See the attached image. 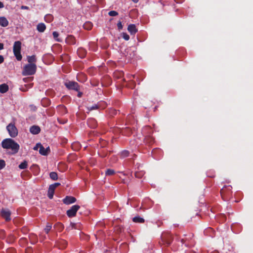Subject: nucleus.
Listing matches in <instances>:
<instances>
[{"instance_id":"f8f14e48","label":"nucleus","mask_w":253,"mask_h":253,"mask_svg":"<svg viewBox=\"0 0 253 253\" xmlns=\"http://www.w3.org/2000/svg\"><path fill=\"white\" fill-rule=\"evenodd\" d=\"M50 148L49 147H47L46 148H45L42 145L41 146V147L39 149V153L40 154L43 156L47 155L50 152Z\"/></svg>"},{"instance_id":"473e14b6","label":"nucleus","mask_w":253,"mask_h":253,"mask_svg":"<svg viewBox=\"0 0 253 253\" xmlns=\"http://www.w3.org/2000/svg\"><path fill=\"white\" fill-rule=\"evenodd\" d=\"M144 172L143 171H136L135 173V176L138 178H141L144 175Z\"/></svg>"},{"instance_id":"0eeeda50","label":"nucleus","mask_w":253,"mask_h":253,"mask_svg":"<svg viewBox=\"0 0 253 253\" xmlns=\"http://www.w3.org/2000/svg\"><path fill=\"white\" fill-rule=\"evenodd\" d=\"M80 206L77 205L72 206L71 208L68 210L66 214L69 217H72L76 215L77 211L80 209Z\"/></svg>"},{"instance_id":"f704fd0d","label":"nucleus","mask_w":253,"mask_h":253,"mask_svg":"<svg viewBox=\"0 0 253 253\" xmlns=\"http://www.w3.org/2000/svg\"><path fill=\"white\" fill-rule=\"evenodd\" d=\"M55 226L58 228V229L60 231H62L63 229H64V226L61 223H57L55 225Z\"/></svg>"},{"instance_id":"5fc2aeb1","label":"nucleus","mask_w":253,"mask_h":253,"mask_svg":"<svg viewBox=\"0 0 253 253\" xmlns=\"http://www.w3.org/2000/svg\"><path fill=\"white\" fill-rule=\"evenodd\" d=\"M104 104H101L100 108H102V109L105 108L107 106V104L106 103L105 106H104Z\"/></svg>"},{"instance_id":"ddd939ff","label":"nucleus","mask_w":253,"mask_h":253,"mask_svg":"<svg viewBox=\"0 0 253 253\" xmlns=\"http://www.w3.org/2000/svg\"><path fill=\"white\" fill-rule=\"evenodd\" d=\"M40 131L41 128L38 126H33L30 128V132L33 134H38Z\"/></svg>"},{"instance_id":"9b49d317","label":"nucleus","mask_w":253,"mask_h":253,"mask_svg":"<svg viewBox=\"0 0 253 253\" xmlns=\"http://www.w3.org/2000/svg\"><path fill=\"white\" fill-rule=\"evenodd\" d=\"M104 104V106H105L106 103L104 101H101L98 102L97 104H94L91 106L87 107V109L88 111H90L95 109H98L101 108V105Z\"/></svg>"},{"instance_id":"a878e982","label":"nucleus","mask_w":253,"mask_h":253,"mask_svg":"<svg viewBox=\"0 0 253 253\" xmlns=\"http://www.w3.org/2000/svg\"><path fill=\"white\" fill-rule=\"evenodd\" d=\"M78 53L81 58H83L86 54V51L83 48H79L78 50Z\"/></svg>"},{"instance_id":"72a5a7b5","label":"nucleus","mask_w":253,"mask_h":253,"mask_svg":"<svg viewBox=\"0 0 253 253\" xmlns=\"http://www.w3.org/2000/svg\"><path fill=\"white\" fill-rule=\"evenodd\" d=\"M27 162L26 161H24L19 165V168L20 169H25L27 168Z\"/></svg>"},{"instance_id":"c9c22d12","label":"nucleus","mask_w":253,"mask_h":253,"mask_svg":"<svg viewBox=\"0 0 253 253\" xmlns=\"http://www.w3.org/2000/svg\"><path fill=\"white\" fill-rule=\"evenodd\" d=\"M52 35H53V38L54 39L58 41V42H61V40L57 39V38L59 36V34L57 32H56V31H54L52 33Z\"/></svg>"},{"instance_id":"7ed1b4c3","label":"nucleus","mask_w":253,"mask_h":253,"mask_svg":"<svg viewBox=\"0 0 253 253\" xmlns=\"http://www.w3.org/2000/svg\"><path fill=\"white\" fill-rule=\"evenodd\" d=\"M21 42L20 41L15 42L13 47V53L18 61H21L22 56L21 54Z\"/></svg>"},{"instance_id":"49530a36","label":"nucleus","mask_w":253,"mask_h":253,"mask_svg":"<svg viewBox=\"0 0 253 253\" xmlns=\"http://www.w3.org/2000/svg\"><path fill=\"white\" fill-rule=\"evenodd\" d=\"M8 238L9 239L10 242H13L15 240L14 237L11 235Z\"/></svg>"},{"instance_id":"1a4fd4ad","label":"nucleus","mask_w":253,"mask_h":253,"mask_svg":"<svg viewBox=\"0 0 253 253\" xmlns=\"http://www.w3.org/2000/svg\"><path fill=\"white\" fill-rule=\"evenodd\" d=\"M11 212L8 209H2L1 211V215L4 218L6 221H9L11 219L10 218Z\"/></svg>"},{"instance_id":"6ab92c4d","label":"nucleus","mask_w":253,"mask_h":253,"mask_svg":"<svg viewBox=\"0 0 253 253\" xmlns=\"http://www.w3.org/2000/svg\"><path fill=\"white\" fill-rule=\"evenodd\" d=\"M37 29L39 32L42 33L46 29V26L44 23H40L38 24Z\"/></svg>"},{"instance_id":"2f4dec72","label":"nucleus","mask_w":253,"mask_h":253,"mask_svg":"<svg viewBox=\"0 0 253 253\" xmlns=\"http://www.w3.org/2000/svg\"><path fill=\"white\" fill-rule=\"evenodd\" d=\"M115 173V171L114 169H107L105 171V174L106 175H112Z\"/></svg>"},{"instance_id":"8fccbe9b","label":"nucleus","mask_w":253,"mask_h":253,"mask_svg":"<svg viewBox=\"0 0 253 253\" xmlns=\"http://www.w3.org/2000/svg\"><path fill=\"white\" fill-rule=\"evenodd\" d=\"M4 45L2 43L0 42V50H2L3 49Z\"/></svg>"},{"instance_id":"b1692460","label":"nucleus","mask_w":253,"mask_h":253,"mask_svg":"<svg viewBox=\"0 0 253 253\" xmlns=\"http://www.w3.org/2000/svg\"><path fill=\"white\" fill-rule=\"evenodd\" d=\"M27 60L29 64H35L36 62V56L33 55L32 56H29L27 57Z\"/></svg>"},{"instance_id":"2eb2a0df","label":"nucleus","mask_w":253,"mask_h":253,"mask_svg":"<svg viewBox=\"0 0 253 253\" xmlns=\"http://www.w3.org/2000/svg\"><path fill=\"white\" fill-rule=\"evenodd\" d=\"M127 30L131 35H134L137 32L136 26L133 24L128 26Z\"/></svg>"},{"instance_id":"9d476101","label":"nucleus","mask_w":253,"mask_h":253,"mask_svg":"<svg viewBox=\"0 0 253 253\" xmlns=\"http://www.w3.org/2000/svg\"><path fill=\"white\" fill-rule=\"evenodd\" d=\"M76 201V199L73 196H66L63 199V202L66 205H70L74 203Z\"/></svg>"},{"instance_id":"412c9836","label":"nucleus","mask_w":253,"mask_h":253,"mask_svg":"<svg viewBox=\"0 0 253 253\" xmlns=\"http://www.w3.org/2000/svg\"><path fill=\"white\" fill-rule=\"evenodd\" d=\"M133 222L135 223H143L145 222V220L143 218L139 216H136L132 218Z\"/></svg>"},{"instance_id":"4468645a","label":"nucleus","mask_w":253,"mask_h":253,"mask_svg":"<svg viewBox=\"0 0 253 253\" xmlns=\"http://www.w3.org/2000/svg\"><path fill=\"white\" fill-rule=\"evenodd\" d=\"M57 245L59 247V249H63L67 247V242L63 239L58 240L57 243Z\"/></svg>"},{"instance_id":"393cba45","label":"nucleus","mask_w":253,"mask_h":253,"mask_svg":"<svg viewBox=\"0 0 253 253\" xmlns=\"http://www.w3.org/2000/svg\"><path fill=\"white\" fill-rule=\"evenodd\" d=\"M92 26L91 22L87 21L84 24L83 27L84 29L87 30H90L92 29Z\"/></svg>"},{"instance_id":"de8ad7c7","label":"nucleus","mask_w":253,"mask_h":253,"mask_svg":"<svg viewBox=\"0 0 253 253\" xmlns=\"http://www.w3.org/2000/svg\"><path fill=\"white\" fill-rule=\"evenodd\" d=\"M4 61V58L3 57L0 55V64L2 63Z\"/></svg>"},{"instance_id":"4d7b16f0","label":"nucleus","mask_w":253,"mask_h":253,"mask_svg":"<svg viewBox=\"0 0 253 253\" xmlns=\"http://www.w3.org/2000/svg\"><path fill=\"white\" fill-rule=\"evenodd\" d=\"M134 3H137L138 1V0H131Z\"/></svg>"},{"instance_id":"13d9d810","label":"nucleus","mask_w":253,"mask_h":253,"mask_svg":"<svg viewBox=\"0 0 253 253\" xmlns=\"http://www.w3.org/2000/svg\"><path fill=\"white\" fill-rule=\"evenodd\" d=\"M27 79H26V78H24V79H23V81H24L25 82H27Z\"/></svg>"},{"instance_id":"c03bdc74","label":"nucleus","mask_w":253,"mask_h":253,"mask_svg":"<svg viewBox=\"0 0 253 253\" xmlns=\"http://www.w3.org/2000/svg\"><path fill=\"white\" fill-rule=\"evenodd\" d=\"M59 185H60V183H55L53 184L50 185V186L53 188V189L55 190V189Z\"/></svg>"},{"instance_id":"aec40b11","label":"nucleus","mask_w":253,"mask_h":253,"mask_svg":"<svg viewBox=\"0 0 253 253\" xmlns=\"http://www.w3.org/2000/svg\"><path fill=\"white\" fill-rule=\"evenodd\" d=\"M8 25V21L4 17H0V25L2 27H6Z\"/></svg>"},{"instance_id":"cd10ccee","label":"nucleus","mask_w":253,"mask_h":253,"mask_svg":"<svg viewBox=\"0 0 253 253\" xmlns=\"http://www.w3.org/2000/svg\"><path fill=\"white\" fill-rule=\"evenodd\" d=\"M49 177L53 180H56L58 179V175L56 172H51L49 173Z\"/></svg>"},{"instance_id":"a211bd4d","label":"nucleus","mask_w":253,"mask_h":253,"mask_svg":"<svg viewBox=\"0 0 253 253\" xmlns=\"http://www.w3.org/2000/svg\"><path fill=\"white\" fill-rule=\"evenodd\" d=\"M9 89L8 85L6 84H0V92L4 93L6 92Z\"/></svg>"},{"instance_id":"f3484780","label":"nucleus","mask_w":253,"mask_h":253,"mask_svg":"<svg viewBox=\"0 0 253 253\" xmlns=\"http://www.w3.org/2000/svg\"><path fill=\"white\" fill-rule=\"evenodd\" d=\"M144 142L149 145H152L154 142V138L151 135H147L145 136Z\"/></svg>"},{"instance_id":"09e8293b","label":"nucleus","mask_w":253,"mask_h":253,"mask_svg":"<svg viewBox=\"0 0 253 253\" xmlns=\"http://www.w3.org/2000/svg\"><path fill=\"white\" fill-rule=\"evenodd\" d=\"M175 1L177 3H180L183 2L184 1V0H175Z\"/></svg>"},{"instance_id":"a19ab883","label":"nucleus","mask_w":253,"mask_h":253,"mask_svg":"<svg viewBox=\"0 0 253 253\" xmlns=\"http://www.w3.org/2000/svg\"><path fill=\"white\" fill-rule=\"evenodd\" d=\"M117 27H118V29L119 30H121L123 29V26L121 21L118 22V23H117Z\"/></svg>"},{"instance_id":"37998d69","label":"nucleus","mask_w":253,"mask_h":253,"mask_svg":"<svg viewBox=\"0 0 253 253\" xmlns=\"http://www.w3.org/2000/svg\"><path fill=\"white\" fill-rule=\"evenodd\" d=\"M92 122V123H93V126H92L93 127H95L96 125V123H95V121L93 119H91V120H89L87 121V123L88 124V125H90V123Z\"/></svg>"},{"instance_id":"4be33fe9","label":"nucleus","mask_w":253,"mask_h":253,"mask_svg":"<svg viewBox=\"0 0 253 253\" xmlns=\"http://www.w3.org/2000/svg\"><path fill=\"white\" fill-rule=\"evenodd\" d=\"M54 190H55L53 189V188L49 186L48 190L47 196L50 199H52L53 198Z\"/></svg>"},{"instance_id":"bf43d9fd","label":"nucleus","mask_w":253,"mask_h":253,"mask_svg":"<svg viewBox=\"0 0 253 253\" xmlns=\"http://www.w3.org/2000/svg\"><path fill=\"white\" fill-rule=\"evenodd\" d=\"M146 128H150V127H149V126L147 127Z\"/></svg>"},{"instance_id":"4c0bfd02","label":"nucleus","mask_w":253,"mask_h":253,"mask_svg":"<svg viewBox=\"0 0 253 253\" xmlns=\"http://www.w3.org/2000/svg\"><path fill=\"white\" fill-rule=\"evenodd\" d=\"M122 37L126 41H128L129 39V36L126 33H122Z\"/></svg>"},{"instance_id":"bb28decb","label":"nucleus","mask_w":253,"mask_h":253,"mask_svg":"<svg viewBox=\"0 0 253 253\" xmlns=\"http://www.w3.org/2000/svg\"><path fill=\"white\" fill-rule=\"evenodd\" d=\"M53 19V17L51 14H46L44 16V20L47 22H51Z\"/></svg>"},{"instance_id":"f03ea898","label":"nucleus","mask_w":253,"mask_h":253,"mask_svg":"<svg viewBox=\"0 0 253 253\" xmlns=\"http://www.w3.org/2000/svg\"><path fill=\"white\" fill-rule=\"evenodd\" d=\"M36 70V64H28L24 66L22 74L23 76L33 75L35 74Z\"/></svg>"},{"instance_id":"20e7f679","label":"nucleus","mask_w":253,"mask_h":253,"mask_svg":"<svg viewBox=\"0 0 253 253\" xmlns=\"http://www.w3.org/2000/svg\"><path fill=\"white\" fill-rule=\"evenodd\" d=\"M232 187L230 185L224 186L220 190V194L222 199L226 201L228 200L231 196Z\"/></svg>"},{"instance_id":"7c9ffc66","label":"nucleus","mask_w":253,"mask_h":253,"mask_svg":"<svg viewBox=\"0 0 253 253\" xmlns=\"http://www.w3.org/2000/svg\"><path fill=\"white\" fill-rule=\"evenodd\" d=\"M52 228V224L49 223H47L46 227L44 229V231L46 234H48Z\"/></svg>"},{"instance_id":"a18cd8bd","label":"nucleus","mask_w":253,"mask_h":253,"mask_svg":"<svg viewBox=\"0 0 253 253\" xmlns=\"http://www.w3.org/2000/svg\"><path fill=\"white\" fill-rule=\"evenodd\" d=\"M41 145L42 144L41 143H37L36 145L34 147V149L35 150H37L38 148H40Z\"/></svg>"},{"instance_id":"6e6d98bb","label":"nucleus","mask_w":253,"mask_h":253,"mask_svg":"<svg viewBox=\"0 0 253 253\" xmlns=\"http://www.w3.org/2000/svg\"><path fill=\"white\" fill-rule=\"evenodd\" d=\"M22 9H28V7H27L26 6H22Z\"/></svg>"},{"instance_id":"dca6fc26","label":"nucleus","mask_w":253,"mask_h":253,"mask_svg":"<svg viewBox=\"0 0 253 253\" xmlns=\"http://www.w3.org/2000/svg\"><path fill=\"white\" fill-rule=\"evenodd\" d=\"M65 41L69 44H75L76 43L75 38L72 35L68 36L66 38Z\"/></svg>"},{"instance_id":"c85d7f7f","label":"nucleus","mask_w":253,"mask_h":253,"mask_svg":"<svg viewBox=\"0 0 253 253\" xmlns=\"http://www.w3.org/2000/svg\"><path fill=\"white\" fill-rule=\"evenodd\" d=\"M58 109L61 112L62 114H66L67 113V109L64 105H60L58 106Z\"/></svg>"},{"instance_id":"39448f33","label":"nucleus","mask_w":253,"mask_h":253,"mask_svg":"<svg viewBox=\"0 0 253 253\" xmlns=\"http://www.w3.org/2000/svg\"><path fill=\"white\" fill-rule=\"evenodd\" d=\"M6 129L8 131L9 135L11 137H15L17 136L18 129L14 124L10 123L6 126Z\"/></svg>"},{"instance_id":"ea45409f","label":"nucleus","mask_w":253,"mask_h":253,"mask_svg":"<svg viewBox=\"0 0 253 253\" xmlns=\"http://www.w3.org/2000/svg\"><path fill=\"white\" fill-rule=\"evenodd\" d=\"M5 166V163L4 160H0V170L2 169Z\"/></svg>"},{"instance_id":"5701e85b","label":"nucleus","mask_w":253,"mask_h":253,"mask_svg":"<svg viewBox=\"0 0 253 253\" xmlns=\"http://www.w3.org/2000/svg\"><path fill=\"white\" fill-rule=\"evenodd\" d=\"M185 236L187 237H185V238L182 239L181 240V242L182 244H184L186 241H190L191 240L194 235L193 234L190 233L189 235H185Z\"/></svg>"},{"instance_id":"3c124183","label":"nucleus","mask_w":253,"mask_h":253,"mask_svg":"<svg viewBox=\"0 0 253 253\" xmlns=\"http://www.w3.org/2000/svg\"><path fill=\"white\" fill-rule=\"evenodd\" d=\"M82 94H83L82 92H80V91H78V95H77L78 97H81L82 96Z\"/></svg>"},{"instance_id":"e433bc0d","label":"nucleus","mask_w":253,"mask_h":253,"mask_svg":"<svg viewBox=\"0 0 253 253\" xmlns=\"http://www.w3.org/2000/svg\"><path fill=\"white\" fill-rule=\"evenodd\" d=\"M108 15L110 16H116L118 15V13L114 10H112L109 12Z\"/></svg>"},{"instance_id":"603ef678","label":"nucleus","mask_w":253,"mask_h":253,"mask_svg":"<svg viewBox=\"0 0 253 253\" xmlns=\"http://www.w3.org/2000/svg\"><path fill=\"white\" fill-rule=\"evenodd\" d=\"M4 7L3 3L0 1V8H2Z\"/></svg>"},{"instance_id":"c756f323","label":"nucleus","mask_w":253,"mask_h":253,"mask_svg":"<svg viewBox=\"0 0 253 253\" xmlns=\"http://www.w3.org/2000/svg\"><path fill=\"white\" fill-rule=\"evenodd\" d=\"M129 151L127 150H124L120 154V157L121 158H125L129 156Z\"/></svg>"},{"instance_id":"79ce46f5","label":"nucleus","mask_w":253,"mask_h":253,"mask_svg":"<svg viewBox=\"0 0 253 253\" xmlns=\"http://www.w3.org/2000/svg\"><path fill=\"white\" fill-rule=\"evenodd\" d=\"M5 236V233L4 231L3 230H0V238L3 239Z\"/></svg>"},{"instance_id":"864d4df0","label":"nucleus","mask_w":253,"mask_h":253,"mask_svg":"<svg viewBox=\"0 0 253 253\" xmlns=\"http://www.w3.org/2000/svg\"><path fill=\"white\" fill-rule=\"evenodd\" d=\"M118 73L119 74L120 76H122L123 75V73L121 72H118ZM117 74V73H115V75H116Z\"/></svg>"},{"instance_id":"f257e3e1","label":"nucleus","mask_w":253,"mask_h":253,"mask_svg":"<svg viewBox=\"0 0 253 253\" xmlns=\"http://www.w3.org/2000/svg\"><path fill=\"white\" fill-rule=\"evenodd\" d=\"M1 146L4 149H11L12 154L17 153L19 149V145L11 138H6L2 140Z\"/></svg>"},{"instance_id":"6e6552de","label":"nucleus","mask_w":253,"mask_h":253,"mask_svg":"<svg viewBox=\"0 0 253 253\" xmlns=\"http://www.w3.org/2000/svg\"><path fill=\"white\" fill-rule=\"evenodd\" d=\"M163 244L167 246H169L173 241V237L170 234H163L162 236Z\"/></svg>"},{"instance_id":"58836bf2","label":"nucleus","mask_w":253,"mask_h":253,"mask_svg":"<svg viewBox=\"0 0 253 253\" xmlns=\"http://www.w3.org/2000/svg\"><path fill=\"white\" fill-rule=\"evenodd\" d=\"M7 253H16V251L14 248H10L6 250Z\"/></svg>"},{"instance_id":"423d86ee","label":"nucleus","mask_w":253,"mask_h":253,"mask_svg":"<svg viewBox=\"0 0 253 253\" xmlns=\"http://www.w3.org/2000/svg\"><path fill=\"white\" fill-rule=\"evenodd\" d=\"M65 86L69 89L78 91L80 90V85L78 83L74 81H68L64 84Z\"/></svg>"}]
</instances>
